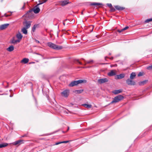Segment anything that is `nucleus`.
<instances>
[{
	"label": "nucleus",
	"instance_id": "f257e3e1",
	"mask_svg": "<svg viewBox=\"0 0 152 152\" xmlns=\"http://www.w3.org/2000/svg\"><path fill=\"white\" fill-rule=\"evenodd\" d=\"M48 46L51 48L56 50H61L63 48L62 46L60 45H58L51 42H49L48 43Z\"/></svg>",
	"mask_w": 152,
	"mask_h": 152
},
{
	"label": "nucleus",
	"instance_id": "f03ea898",
	"mask_svg": "<svg viewBox=\"0 0 152 152\" xmlns=\"http://www.w3.org/2000/svg\"><path fill=\"white\" fill-rule=\"evenodd\" d=\"M86 81L85 80H79L77 81H74L71 82L69 85L70 87H73L76 86L78 84H80L83 83H86Z\"/></svg>",
	"mask_w": 152,
	"mask_h": 152
},
{
	"label": "nucleus",
	"instance_id": "7ed1b4c3",
	"mask_svg": "<svg viewBox=\"0 0 152 152\" xmlns=\"http://www.w3.org/2000/svg\"><path fill=\"white\" fill-rule=\"evenodd\" d=\"M124 99V96L121 95H118L114 97L113 99V100L110 103V104H113V103H116L119 102Z\"/></svg>",
	"mask_w": 152,
	"mask_h": 152
},
{
	"label": "nucleus",
	"instance_id": "20e7f679",
	"mask_svg": "<svg viewBox=\"0 0 152 152\" xmlns=\"http://www.w3.org/2000/svg\"><path fill=\"white\" fill-rule=\"evenodd\" d=\"M25 16L26 17L31 18L34 17V14L33 12V10H30L25 15Z\"/></svg>",
	"mask_w": 152,
	"mask_h": 152
},
{
	"label": "nucleus",
	"instance_id": "39448f33",
	"mask_svg": "<svg viewBox=\"0 0 152 152\" xmlns=\"http://www.w3.org/2000/svg\"><path fill=\"white\" fill-rule=\"evenodd\" d=\"M31 23V22L30 21H24L23 23V25L24 26V27L28 29L30 27Z\"/></svg>",
	"mask_w": 152,
	"mask_h": 152
},
{
	"label": "nucleus",
	"instance_id": "423d86ee",
	"mask_svg": "<svg viewBox=\"0 0 152 152\" xmlns=\"http://www.w3.org/2000/svg\"><path fill=\"white\" fill-rule=\"evenodd\" d=\"M130 79H128L126 80V83L129 85H134L135 82L133 80Z\"/></svg>",
	"mask_w": 152,
	"mask_h": 152
},
{
	"label": "nucleus",
	"instance_id": "0eeeda50",
	"mask_svg": "<svg viewBox=\"0 0 152 152\" xmlns=\"http://www.w3.org/2000/svg\"><path fill=\"white\" fill-rule=\"evenodd\" d=\"M69 91L66 90L64 91L61 93V95L65 97H67L69 96Z\"/></svg>",
	"mask_w": 152,
	"mask_h": 152
},
{
	"label": "nucleus",
	"instance_id": "6e6552de",
	"mask_svg": "<svg viewBox=\"0 0 152 152\" xmlns=\"http://www.w3.org/2000/svg\"><path fill=\"white\" fill-rule=\"evenodd\" d=\"M38 5H37L33 8V9H32L33 10V11L36 14L38 13L40 11V9L39 8V7H38Z\"/></svg>",
	"mask_w": 152,
	"mask_h": 152
},
{
	"label": "nucleus",
	"instance_id": "1a4fd4ad",
	"mask_svg": "<svg viewBox=\"0 0 152 152\" xmlns=\"http://www.w3.org/2000/svg\"><path fill=\"white\" fill-rule=\"evenodd\" d=\"M10 42L11 43L13 44H16L19 42V41L16 39V37H13L12 39H11Z\"/></svg>",
	"mask_w": 152,
	"mask_h": 152
},
{
	"label": "nucleus",
	"instance_id": "9d476101",
	"mask_svg": "<svg viewBox=\"0 0 152 152\" xmlns=\"http://www.w3.org/2000/svg\"><path fill=\"white\" fill-rule=\"evenodd\" d=\"M108 79L107 78L100 79L98 80V82L100 84H102L108 81Z\"/></svg>",
	"mask_w": 152,
	"mask_h": 152
},
{
	"label": "nucleus",
	"instance_id": "9b49d317",
	"mask_svg": "<svg viewBox=\"0 0 152 152\" xmlns=\"http://www.w3.org/2000/svg\"><path fill=\"white\" fill-rule=\"evenodd\" d=\"M90 5L91 6H95L96 8H98L99 7H100V6L102 5V4L101 3L92 2L91 3Z\"/></svg>",
	"mask_w": 152,
	"mask_h": 152
},
{
	"label": "nucleus",
	"instance_id": "f8f14e48",
	"mask_svg": "<svg viewBox=\"0 0 152 152\" xmlns=\"http://www.w3.org/2000/svg\"><path fill=\"white\" fill-rule=\"evenodd\" d=\"M69 3V1L64 0L61 1L60 2V5L62 6H64L68 4Z\"/></svg>",
	"mask_w": 152,
	"mask_h": 152
},
{
	"label": "nucleus",
	"instance_id": "ddd939ff",
	"mask_svg": "<svg viewBox=\"0 0 152 152\" xmlns=\"http://www.w3.org/2000/svg\"><path fill=\"white\" fill-rule=\"evenodd\" d=\"M15 37H16V38H17V39L20 42L23 37V36L21 33L19 32L16 34V36Z\"/></svg>",
	"mask_w": 152,
	"mask_h": 152
},
{
	"label": "nucleus",
	"instance_id": "4468645a",
	"mask_svg": "<svg viewBox=\"0 0 152 152\" xmlns=\"http://www.w3.org/2000/svg\"><path fill=\"white\" fill-rule=\"evenodd\" d=\"M23 140H20L18 141H16L12 143V144L14 145H19L21 143H23Z\"/></svg>",
	"mask_w": 152,
	"mask_h": 152
},
{
	"label": "nucleus",
	"instance_id": "2eb2a0df",
	"mask_svg": "<svg viewBox=\"0 0 152 152\" xmlns=\"http://www.w3.org/2000/svg\"><path fill=\"white\" fill-rule=\"evenodd\" d=\"M85 63L84 65H86L87 64H92L94 62V61L92 60H91L89 61H86L84 59H83Z\"/></svg>",
	"mask_w": 152,
	"mask_h": 152
},
{
	"label": "nucleus",
	"instance_id": "dca6fc26",
	"mask_svg": "<svg viewBox=\"0 0 152 152\" xmlns=\"http://www.w3.org/2000/svg\"><path fill=\"white\" fill-rule=\"evenodd\" d=\"M107 75L110 76L115 75H116V71L115 70H112L108 72Z\"/></svg>",
	"mask_w": 152,
	"mask_h": 152
},
{
	"label": "nucleus",
	"instance_id": "f3484780",
	"mask_svg": "<svg viewBox=\"0 0 152 152\" xmlns=\"http://www.w3.org/2000/svg\"><path fill=\"white\" fill-rule=\"evenodd\" d=\"M9 24H5L0 26V29L3 30L7 28Z\"/></svg>",
	"mask_w": 152,
	"mask_h": 152
},
{
	"label": "nucleus",
	"instance_id": "a211bd4d",
	"mask_svg": "<svg viewBox=\"0 0 152 152\" xmlns=\"http://www.w3.org/2000/svg\"><path fill=\"white\" fill-rule=\"evenodd\" d=\"M114 7L116 10L119 11H122L125 9V7H121L118 5L115 6Z\"/></svg>",
	"mask_w": 152,
	"mask_h": 152
},
{
	"label": "nucleus",
	"instance_id": "6ab92c4d",
	"mask_svg": "<svg viewBox=\"0 0 152 152\" xmlns=\"http://www.w3.org/2000/svg\"><path fill=\"white\" fill-rule=\"evenodd\" d=\"M125 76V75L124 74H121L119 75H117L116 77V79H121L123 78Z\"/></svg>",
	"mask_w": 152,
	"mask_h": 152
},
{
	"label": "nucleus",
	"instance_id": "aec40b11",
	"mask_svg": "<svg viewBox=\"0 0 152 152\" xmlns=\"http://www.w3.org/2000/svg\"><path fill=\"white\" fill-rule=\"evenodd\" d=\"M14 49V46L13 45H11L7 49V50L9 52H11Z\"/></svg>",
	"mask_w": 152,
	"mask_h": 152
},
{
	"label": "nucleus",
	"instance_id": "412c9836",
	"mask_svg": "<svg viewBox=\"0 0 152 152\" xmlns=\"http://www.w3.org/2000/svg\"><path fill=\"white\" fill-rule=\"evenodd\" d=\"M122 92V90L121 89L115 90L113 91V93L115 94H118Z\"/></svg>",
	"mask_w": 152,
	"mask_h": 152
},
{
	"label": "nucleus",
	"instance_id": "4be33fe9",
	"mask_svg": "<svg viewBox=\"0 0 152 152\" xmlns=\"http://www.w3.org/2000/svg\"><path fill=\"white\" fill-rule=\"evenodd\" d=\"M29 61V59L27 58H24L21 61V62L24 64L27 63Z\"/></svg>",
	"mask_w": 152,
	"mask_h": 152
},
{
	"label": "nucleus",
	"instance_id": "5701e85b",
	"mask_svg": "<svg viewBox=\"0 0 152 152\" xmlns=\"http://www.w3.org/2000/svg\"><path fill=\"white\" fill-rule=\"evenodd\" d=\"M136 76V74L135 73V72H133L131 74L130 78L131 79H133Z\"/></svg>",
	"mask_w": 152,
	"mask_h": 152
},
{
	"label": "nucleus",
	"instance_id": "b1692460",
	"mask_svg": "<svg viewBox=\"0 0 152 152\" xmlns=\"http://www.w3.org/2000/svg\"><path fill=\"white\" fill-rule=\"evenodd\" d=\"M27 29L25 27L23 28L21 30V31L23 33L25 34H27Z\"/></svg>",
	"mask_w": 152,
	"mask_h": 152
},
{
	"label": "nucleus",
	"instance_id": "393cba45",
	"mask_svg": "<svg viewBox=\"0 0 152 152\" xmlns=\"http://www.w3.org/2000/svg\"><path fill=\"white\" fill-rule=\"evenodd\" d=\"M8 144L6 143L0 144V148L5 147L8 145Z\"/></svg>",
	"mask_w": 152,
	"mask_h": 152
},
{
	"label": "nucleus",
	"instance_id": "a878e982",
	"mask_svg": "<svg viewBox=\"0 0 152 152\" xmlns=\"http://www.w3.org/2000/svg\"><path fill=\"white\" fill-rule=\"evenodd\" d=\"M83 106L85 108H91L92 107V105L91 104H83Z\"/></svg>",
	"mask_w": 152,
	"mask_h": 152
},
{
	"label": "nucleus",
	"instance_id": "bb28decb",
	"mask_svg": "<svg viewBox=\"0 0 152 152\" xmlns=\"http://www.w3.org/2000/svg\"><path fill=\"white\" fill-rule=\"evenodd\" d=\"M48 0H39V3L37 4V5H39L40 4H41L44 3L46 2Z\"/></svg>",
	"mask_w": 152,
	"mask_h": 152
},
{
	"label": "nucleus",
	"instance_id": "cd10ccee",
	"mask_svg": "<svg viewBox=\"0 0 152 152\" xmlns=\"http://www.w3.org/2000/svg\"><path fill=\"white\" fill-rule=\"evenodd\" d=\"M83 90H79L75 91V92L76 93L80 94L82 93L83 92Z\"/></svg>",
	"mask_w": 152,
	"mask_h": 152
},
{
	"label": "nucleus",
	"instance_id": "c85d7f7f",
	"mask_svg": "<svg viewBox=\"0 0 152 152\" xmlns=\"http://www.w3.org/2000/svg\"><path fill=\"white\" fill-rule=\"evenodd\" d=\"M37 25H35L33 26L32 28V30L33 32H34L35 31L36 28V27H37Z\"/></svg>",
	"mask_w": 152,
	"mask_h": 152
},
{
	"label": "nucleus",
	"instance_id": "c756f323",
	"mask_svg": "<svg viewBox=\"0 0 152 152\" xmlns=\"http://www.w3.org/2000/svg\"><path fill=\"white\" fill-rule=\"evenodd\" d=\"M110 11L111 12H114L115 11V9L112 6L110 8Z\"/></svg>",
	"mask_w": 152,
	"mask_h": 152
},
{
	"label": "nucleus",
	"instance_id": "7c9ffc66",
	"mask_svg": "<svg viewBox=\"0 0 152 152\" xmlns=\"http://www.w3.org/2000/svg\"><path fill=\"white\" fill-rule=\"evenodd\" d=\"M75 63H78L79 64H80V65H83V64L82 63L80 62L78 60H75Z\"/></svg>",
	"mask_w": 152,
	"mask_h": 152
},
{
	"label": "nucleus",
	"instance_id": "2f4dec72",
	"mask_svg": "<svg viewBox=\"0 0 152 152\" xmlns=\"http://www.w3.org/2000/svg\"><path fill=\"white\" fill-rule=\"evenodd\" d=\"M151 21H152V18L146 20H145V22L146 23H147Z\"/></svg>",
	"mask_w": 152,
	"mask_h": 152
},
{
	"label": "nucleus",
	"instance_id": "473e14b6",
	"mask_svg": "<svg viewBox=\"0 0 152 152\" xmlns=\"http://www.w3.org/2000/svg\"><path fill=\"white\" fill-rule=\"evenodd\" d=\"M146 80H144L140 82V85H144L145 83L146 82Z\"/></svg>",
	"mask_w": 152,
	"mask_h": 152
},
{
	"label": "nucleus",
	"instance_id": "72a5a7b5",
	"mask_svg": "<svg viewBox=\"0 0 152 152\" xmlns=\"http://www.w3.org/2000/svg\"><path fill=\"white\" fill-rule=\"evenodd\" d=\"M28 133L27 132L26 134H24L23 135H22L20 137V138H22V137H27Z\"/></svg>",
	"mask_w": 152,
	"mask_h": 152
},
{
	"label": "nucleus",
	"instance_id": "f704fd0d",
	"mask_svg": "<svg viewBox=\"0 0 152 152\" xmlns=\"http://www.w3.org/2000/svg\"><path fill=\"white\" fill-rule=\"evenodd\" d=\"M11 14H12V13L11 12V13H10L9 14H4V15L6 17H8V16H11Z\"/></svg>",
	"mask_w": 152,
	"mask_h": 152
},
{
	"label": "nucleus",
	"instance_id": "c9c22d12",
	"mask_svg": "<svg viewBox=\"0 0 152 152\" xmlns=\"http://www.w3.org/2000/svg\"><path fill=\"white\" fill-rule=\"evenodd\" d=\"M147 69L148 70L152 69V65L148 66L147 67Z\"/></svg>",
	"mask_w": 152,
	"mask_h": 152
},
{
	"label": "nucleus",
	"instance_id": "e433bc0d",
	"mask_svg": "<svg viewBox=\"0 0 152 152\" xmlns=\"http://www.w3.org/2000/svg\"><path fill=\"white\" fill-rule=\"evenodd\" d=\"M107 5L110 8H111L113 6L111 4L108 3L107 4Z\"/></svg>",
	"mask_w": 152,
	"mask_h": 152
},
{
	"label": "nucleus",
	"instance_id": "4c0bfd02",
	"mask_svg": "<svg viewBox=\"0 0 152 152\" xmlns=\"http://www.w3.org/2000/svg\"><path fill=\"white\" fill-rule=\"evenodd\" d=\"M143 73L141 72H140L138 75V76L140 77L143 75Z\"/></svg>",
	"mask_w": 152,
	"mask_h": 152
},
{
	"label": "nucleus",
	"instance_id": "58836bf2",
	"mask_svg": "<svg viewBox=\"0 0 152 152\" xmlns=\"http://www.w3.org/2000/svg\"><path fill=\"white\" fill-rule=\"evenodd\" d=\"M124 31V28H123L121 30H117V31L119 33H121V32Z\"/></svg>",
	"mask_w": 152,
	"mask_h": 152
},
{
	"label": "nucleus",
	"instance_id": "ea45409f",
	"mask_svg": "<svg viewBox=\"0 0 152 152\" xmlns=\"http://www.w3.org/2000/svg\"><path fill=\"white\" fill-rule=\"evenodd\" d=\"M61 143H62V142H57L55 143V145H58L61 144Z\"/></svg>",
	"mask_w": 152,
	"mask_h": 152
},
{
	"label": "nucleus",
	"instance_id": "a19ab883",
	"mask_svg": "<svg viewBox=\"0 0 152 152\" xmlns=\"http://www.w3.org/2000/svg\"><path fill=\"white\" fill-rule=\"evenodd\" d=\"M25 4L24 3L23 6V7L21 8V9L22 10L24 9H25Z\"/></svg>",
	"mask_w": 152,
	"mask_h": 152
},
{
	"label": "nucleus",
	"instance_id": "79ce46f5",
	"mask_svg": "<svg viewBox=\"0 0 152 152\" xmlns=\"http://www.w3.org/2000/svg\"><path fill=\"white\" fill-rule=\"evenodd\" d=\"M129 28V27L128 26H126L124 28V29L125 31V30L127 29L128 28Z\"/></svg>",
	"mask_w": 152,
	"mask_h": 152
},
{
	"label": "nucleus",
	"instance_id": "37998d69",
	"mask_svg": "<svg viewBox=\"0 0 152 152\" xmlns=\"http://www.w3.org/2000/svg\"><path fill=\"white\" fill-rule=\"evenodd\" d=\"M90 28H92V30H91V32L93 31V28H94V27L93 26H91Z\"/></svg>",
	"mask_w": 152,
	"mask_h": 152
},
{
	"label": "nucleus",
	"instance_id": "c03bdc74",
	"mask_svg": "<svg viewBox=\"0 0 152 152\" xmlns=\"http://www.w3.org/2000/svg\"><path fill=\"white\" fill-rule=\"evenodd\" d=\"M91 67V66H88V67H84V66H83V67H81V68H90V67Z\"/></svg>",
	"mask_w": 152,
	"mask_h": 152
},
{
	"label": "nucleus",
	"instance_id": "a18cd8bd",
	"mask_svg": "<svg viewBox=\"0 0 152 152\" xmlns=\"http://www.w3.org/2000/svg\"><path fill=\"white\" fill-rule=\"evenodd\" d=\"M68 142H69V141H62V143H67Z\"/></svg>",
	"mask_w": 152,
	"mask_h": 152
},
{
	"label": "nucleus",
	"instance_id": "49530a36",
	"mask_svg": "<svg viewBox=\"0 0 152 152\" xmlns=\"http://www.w3.org/2000/svg\"><path fill=\"white\" fill-rule=\"evenodd\" d=\"M109 58V57H107V56H105V58H104L105 60V61H107V58Z\"/></svg>",
	"mask_w": 152,
	"mask_h": 152
},
{
	"label": "nucleus",
	"instance_id": "de8ad7c7",
	"mask_svg": "<svg viewBox=\"0 0 152 152\" xmlns=\"http://www.w3.org/2000/svg\"><path fill=\"white\" fill-rule=\"evenodd\" d=\"M108 58L111 60H113V57H112L110 58Z\"/></svg>",
	"mask_w": 152,
	"mask_h": 152
},
{
	"label": "nucleus",
	"instance_id": "09e8293b",
	"mask_svg": "<svg viewBox=\"0 0 152 152\" xmlns=\"http://www.w3.org/2000/svg\"><path fill=\"white\" fill-rule=\"evenodd\" d=\"M36 42L37 43H39V41L38 40H36Z\"/></svg>",
	"mask_w": 152,
	"mask_h": 152
},
{
	"label": "nucleus",
	"instance_id": "8fccbe9b",
	"mask_svg": "<svg viewBox=\"0 0 152 152\" xmlns=\"http://www.w3.org/2000/svg\"><path fill=\"white\" fill-rule=\"evenodd\" d=\"M107 64V63H106V64H105V63H101V64Z\"/></svg>",
	"mask_w": 152,
	"mask_h": 152
},
{
	"label": "nucleus",
	"instance_id": "3c124183",
	"mask_svg": "<svg viewBox=\"0 0 152 152\" xmlns=\"http://www.w3.org/2000/svg\"><path fill=\"white\" fill-rule=\"evenodd\" d=\"M109 55H111V53H109Z\"/></svg>",
	"mask_w": 152,
	"mask_h": 152
},
{
	"label": "nucleus",
	"instance_id": "603ef678",
	"mask_svg": "<svg viewBox=\"0 0 152 152\" xmlns=\"http://www.w3.org/2000/svg\"><path fill=\"white\" fill-rule=\"evenodd\" d=\"M81 14H82V15H83V11L82 12Z\"/></svg>",
	"mask_w": 152,
	"mask_h": 152
},
{
	"label": "nucleus",
	"instance_id": "864d4df0",
	"mask_svg": "<svg viewBox=\"0 0 152 152\" xmlns=\"http://www.w3.org/2000/svg\"><path fill=\"white\" fill-rule=\"evenodd\" d=\"M63 23V24H64V25H65V23Z\"/></svg>",
	"mask_w": 152,
	"mask_h": 152
},
{
	"label": "nucleus",
	"instance_id": "5fc2aeb1",
	"mask_svg": "<svg viewBox=\"0 0 152 152\" xmlns=\"http://www.w3.org/2000/svg\"><path fill=\"white\" fill-rule=\"evenodd\" d=\"M69 127H68V130H69Z\"/></svg>",
	"mask_w": 152,
	"mask_h": 152
},
{
	"label": "nucleus",
	"instance_id": "6e6d98bb",
	"mask_svg": "<svg viewBox=\"0 0 152 152\" xmlns=\"http://www.w3.org/2000/svg\"><path fill=\"white\" fill-rule=\"evenodd\" d=\"M37 54H38V55H40V54H38V53H37Z\"/></svg>",
	"mask_w": 152,
	"mask_h": 152
}]
</instances>
